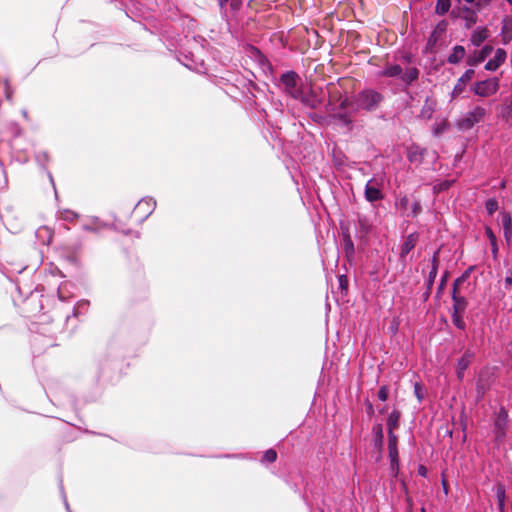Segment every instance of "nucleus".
Instances as JSON below:
<instances>
[{"label": "nucleus", "instance_id": "obj_17", "mask_svg": "<svg viewBox=\"0 0 512 512\" xmlns=\"http://www.w3.org/2000/svg\"><path fill=\"white\" fill-rule=\"evenodd\" d=\"M419 71L416 68H409L402 76L406 83H411L418 78Z\"/></svg>", "mask_w": 512, "mask_h": 512}, {"label": "nucleus", "instance_id": "obj_9", "mask_svg": "<svg viewBox=\"0 0 512 512\" xmlns=\"http://www.w3.org/2000/svg\"><path fill=\"white\" fill-rule=\"evenodd\" d=\"M492 52L491 46H485L481 51L470 55L467 59V64L470 66H475L478 63L483 62Z\"/></svg>", "mask_w": 512, "mask_h": 512}, {"label": "nucleus", "instance_id": "obj_13", "mask_svg": "<svg viewBox=\"0 0 512 512\" xmlns=\"http://www.w3.org/2000/svg\"><path fill=\"white\" fill-rule=\"evenodd\" d=\"M472 360V355L470 353L464 354L458 362V376L461 378L463 376L464 371L469 366Z\"/></svg>", "mask_w": 512, "mask_h": 512}, {"label": "nucleus", "instance_id": "obj_1", "mask_svg": "<svg viewBox=\"0 0 512 512\" xmlns=\"http://www.w3.org/2000/svg\"><path fill=\"white\" fill-rule=\"evenodd\" d=\"M381 101V96L375 91L366 90L361 92L355 104H351L348 99H344L341 102L342 108H350L352 112L363 109V110H372L374 109L379 102Z\"/></svg>", "mask_w": 512, "mask_h": 512}, {"label": "nucleus", "instance_id": "obj_44", "mask_svg": "<svg viewBox=\"0 0 512 512\" xmlns=\"http://www.w3.org/2000/svg\"><path fill=\"white\" fill-rule=\"evenodd\" d=\"M507 2H509L510 4H512V0H507Z\"/></svg>", "mask_w": 512, "mask_h": 512}, {"label": "nucleus", "instance_id": "obj_8", "mask_svg": "<svg viewBox=\"0 0 512 512\" xmlns=\"http://www.w3.org/2000/svg\"><path fill=\"white\" fill-rule=\"evenodd\" d=\"M505 59H506V52L503 49H497L493 59L489 60L486 63L485 69L488 70V71H494L501 64L504 63Z\"/></svg>", "mask_w": 512, "mask_h": 512}, {"label": "nucleus", "instance_id": "obj_34", "mask_svg": "<svg viewBox=\"0 0 512 512\" xmlns=\"http://www.w3.org/2000/svg\"><path fill=\"white\" fill-rule=\"evenodd\" d=\"M503 33H504V39H505V41H507V40L511 39L512 35H511V34L509 33V31H508V25H507V24H506V25H504V27H503Z\"/></svg>", "mask_w": 512, "mask_h": 512}, {"label": "nucleus", "instance_id": "obj_38", "mask_svg": "<svg viewBox=\"0 0 512 512\" xmlns=\"http://www.w3.org/2000/svg\"><path fill=\"white\" fill-rule=\"evenodd\" d=\"M505 282H506V284L510 285L512 283V277L511 276L506 277Z\"/></svg>", "mask_w": 512, "mask_h": 512}, {"label": "nucleus", "instance_id": "obj_21", "mask_svg": "<svg viewBox=\"0 0 512 512\" xmlns=\"http://www.w3.org/2000/svg\"><path fill=\"white\" fill-rule=\"evenodd\" d=\"M421 156L420 149L418 147H411L408 151V159L411 162L418 161Z\"/></svg>", "mask_w": 512, "mask_h": 512}, {"label": "nucleus", "instance_id": "obj_12", "mask_svg": "<svg viewBox=\"0 0 512 512\" xmlns=\"http://www.w3.org/2000/svg\"><path fill=\"white\" fill-rule=\"evenodd\" d=\"M465 55V49L463 46H455L452 53L448 57V62L456 64L460 62Z\"/></svg>", "mask_w": 512, "mask_h": 512}, {"label": "nucleus", "instance_id": "obj_29", "mask_svg": "<svg viewBox=\"0 0 512 512\" xmlns=\"http://www.w3.org/2000/svg\"><path fill=\"white\" fill-rule=\"evenodd\" d=\"M447 129V123L445 121H442L441 123H439L435 129H434V134L435 135H440L441 133H443L445 130Z\"/></svg>", "mask_w": 512, "mask_h": 512}, {"label": "nucleus", "instance_id": "obj_3", "mask_svg": "<svg viewBox=\"0 0 512 512\" xmlns=\"http://www.w3.org/2000/svg\"><path fill=\"white\" fill-rule=\"evenodd\" d=\"M498 89L499 81L497 78L478 81L471 86V91L479 97H490L496 94Z\"/></svg>", "mask_w": 512, "mask_h": 512}, {"label": "nucleus", "instance_id": "obj_7", "mask_svg": "<svg viewBox=\"0 0 512 512\" xmlns=\"http://www.w3.org/2000/svg\"><path fill=\"white\" fill-rule=\"evenodd\" d=\"M389 458L391 460V466L394 469L398 465V451H397V437L393 432L389 433L388 442Z\"/></svg>", "mask_w": 512, "mask_h": 512}, {"label": "nucleus", "instance_id": "obj_4", "mask_svg": "<svg viewBox=\"0 0 512 512\" xmlns=\"http://www.w3.org/2000/svg\"><path fill=\"white\" fill-rule=\"evenodd\" d=\"M486 114L483 107L476 106L459 122L461 129L467 130L473 127L476 123L480 122Z\"/></svg>", "mask_w": 512, "mask_h": 512}, {"label": "nucleus", "instance_id": "obj_39", "mask_svg": "<svg viewBox=\"0 0 512 512\" xmlns=\"http://www.w3.org/2000/svg\"><path fill=\"white\" fill-rule=\"evenodd\" d=\"M419 473L424 476L426 474V469L424 467H420Z\"/></svg>", "mask_w": 512, "mask_h": 512}, {"label": "nucleus", "instance_id": "obj_28", "mask_svg": "<svg viewBox=\"0 0 512 512\" xmlns=\"http://www.w3.org/2000/svg\"><path fill=\"white\" fill-rule=\"evenodd\" d=\"M345 251L347 254H352L354 251V245L349 236L345 239Z\"/></svg>", "mask_w": 512, "mask_h": 512}, {"label": "nucleus", "instance_id": "obj_16", "mask_svg": "<svg viewBox=\"0 0 512 512\" xmlns=\"http://www.w3.org/2000/svg\"><path fill=\"white\" fill-rule=\"evenodd\" d=\"M399 418H400V414H399V412H396V411L392 412L389 415L388 420H387L389 433L392 432L393 429H395L398 426Z\"/></svg>", "mask_w": 512, "mask_h": 512}, {"label": "nucleus", "instance_id": "obj_41", "mask_svg": "<svg viewBox=\"0 0 512 512\" xmlns=\"http://www.w3.org/2000/svg\"><path fill=\"white\" fill-rule=\"evenodd\" d=\"M467 3H473L475 0H465Z\"/></svg>", "mask_w": 512, "mask_h": 512}, {"label": "nucleus", "instance_id": "obj_5", "mask_svg": "<svg viewBox=\"0 0 512 512\" xmlns=\"http://www.w3.org/2000/svg\"><path fill=\"white\" fill-rule=\"evenodd\" d=\"M365 198L369 202L381 200L383 193L381 191V183L377 179H371L365 187Z\"/></svg>", "mask_w": 512, "mask_h": 512}, {"label": "nucleus", "instance_id": "obj_10", "mask_svg": "<svg viewBox=\"0 0 512 512\" xmlns=\"http://www.w3.org/2000/svg\"><path fill=\"white\" fill-rule=\"evenodd\" d=\"M507 413L505 411H500L495 421V432L497 438L502 437L504 435L505 426L507 423Z\"/></svg>", "mask_w": 512, "mask_h": 512}, {"label": "nucleus", "instance_id": "obj_11", "mask_svg": "<svg viewBox=\"0 0 512 512\" xmlns=\"http://www.w3.org/2000/svg\"><path fill=\"white\" fill-rule=\"evenodd\" d=\"M372 229V223L366 217H359L358 232L361 237L367 236Z\"/></svg>", "mask_w": 512, "mask_h": 512}, {"label": "nucleus", "instance_id": "obj_26", "mask_svg": "<svg viewBox=\"0 0 512 512\" xmlns=\"http://www.w3.org/2000/svg\"><path fill=\"white\" fill-rule=\"evenodd\" d=\"M388 388L387 386H382L379 391H378V398L381 400V401H386L387 398H388Z\"/></svg>", "mask_w": 512, "mask_h": 512}, {"label": "nucleus", "instance_id": "obj_42", "mask_svg": "<svg viewBox=\"0 0 512 512\" xmlns=\"http://www.w3.org/2000/svg\"><path fill=\"white\" fill-rule=\"evenodd\" d=\"M342 280H345L344 279V276H340V283L342 284Z\"/></svg>", "mask_w": 512, "mask_h": 512}, {"label": "nucleus", "instance_id": "obj_37", "mask_svg": "<svg viewBox=\"0 0 512 512\" xmlns=\"http://www.w3.org/2000/svg\"><path fill=\"white\" fill-rule=\"evenodd\" d=\"M448 186H449L448 183L441 184L440 187H439V190L446 189V188H448Z\"/></svg>", "mask_w": 512, "mask_h": 512}, {"label": "nucleus", "instance_id": "obj_15", "mask_svg": "<svg viewBox=\"0 0 512 512\" xmlns=\"http://www.w3.org/2000/svg\"><path fill=\"white\" fill-rule=\"evenodd\" d=\"M487 36V31L485 29L476 30L471 36V42L475 46H479L487 38Z\"/></svg>", "mask_w": 512, "mask_h": 512}, {"label": "nucleus", "instance_id": "obj_31", "mask_svg": "<svg viewBox=\"0 0 512 512\" xmlns=\"http://www.w3.org/2000/svg\"><path fill=\"white\" fill-rule=\"evenodd\" d=\"M421 208H420V204L418 202H414L412 205H411V213L408 214V216H416L418 215V213L420 212Z\"/></svg>", "mask_w": 512, "mask_h": 512}, {"label": "nucleus", "instance_id": "obj_20", "mask_svg": "<svg viewBox=\"0 0 512 512\" xmlns=\"http://www.w3.org/2000/svg\"><path fill=\"white\" fill-rule=\"evenodd\" d=\"M455 308H456V312H455V314L453 316V322H454V324L458 328L463 329L464 328V321H463L462 317L458 314V309L462 310L463 306L461 304L457 303Z\"/></svg>", "mask_w": 512, "mask_h": 512}, {"label": "nucleus", "instance_id": "obj_30", "mask_svg": "<svg viewBox=\"0 0 512 512\" xmlns=\"http://www.w3.org/2000/svg\"><path fill=\"white\" fill-rule=\"evenodd\" d=\"M399 209L403 210V211H407L408 210V206H409V200L407 197H403L399 200V202L397 203Z\"/></svg>", "mask_w": 512, "mask_h": 512}, {"label": "nucleus", "instance_id": "obj_27", "mask_svg": "<svg viewBox=\"0 0 512 512\" xmlns=\"http://www.w3.org/2000/svg\"><path fill=\"white\" fill-rule=\"evenodd\" d=\"M277 458V454L274 450H268L265 452L264 454V460L268 461V462H274Z\"/></svg>", "mask_w": 512, "mask_h": 512}, {"label": "nucleus", "instance_id": "obj_14", "mask_svg": "<svg viewBox=\"0 0 512 512\" xmlns=\"http://www.w3.org/2000/svg\"><path fill=\"white\" fill-rule=\"evenodd\" d=\"M415 244L416 237L414 235H409L402 245L401 257H405L415 247Z\"/></svg>", "mask_w": 512, "mask_h": 512}, {"label": "nucleus", "instance_id": "obj_6", "mask_svg": "<svg viewBox=\"0 0 512 512\" xmlns=\"http://www.w3.org/2000/svg\"><path fill=\"white\" fill-rule=\"evenodd\" d=\"M473 76L474 70L469 69L458 79L452 90V98L458 97L465 90L466 84L473 78Z\"/></svg>", "mask_w": 512, "mask_h": 512}, {"label": "nucleus", "instance_id": "obj_19", "mask_svg": "<svg viewBox=\"0 0 512 512\" xmlns=\"http://www.w3.org/2000/svg\"><path fill=\"white\" fill-rule=\"evenodd\" d=\"M402 73V69L399 65H393L383 71L384 76L394 77L399 76Z\"/></svg>", "mask_w": 512, "mask_h": 512}, {"label": "nucleus", "instance_id": "obj_32", "mask_svg": "<svg viewBox=\"0 0 512 512\" xmlns=\"http://www.w3.org/2000/svg\"><path fill=\"white\" fill-rule=\"evenodd\" d=\"M512 237V227L511 228H504V238L507 242L511 240Z\"/></svg>", "mask_w": 512, "mask_h": 512}, {"label": "nucleus", "instance_id": "obj_36", "mask_svg": "<svg viewBox=\"0 0 512 512\" xmlns=\"http://www.w3.org/2000/svg\"><path fill=\"white\" fill-rule=\"evenodd\" d=\"M378 438H379V441L381 442L382 438H383V433H382V428L381 427L378 428Z\"/></svg>", "mask_w": 512, "mask_h": 512}, {"label": "nucleus", "instance_id": "obj_43", "mask_svg": "<svg viewBox=\"0 0 512 512\" xmlns=\"http://www.w3.org/2000/svg\"><path fill=\"white\" fill-rule=\"evenodd\" d=\"M369 411H370V413H373L372 406H369Z\"/></svg>", "mask_w": 512, "mask_h": 512}, {"label": "nucleus", "instance_id": "obj_33", "mask_svg": "<svg viewBox=\"0 0 512 512\" xmlns=\"http://www.w3.org/2000/svg\"><path fill=\"white\" fill-rule=\"evenodd\" d=\"M486 235L489 238L490 243L496 241V236L490 228H486Z\"/></svg>", "mask_w": 512, "mask_h": 512}, {"label": "nucleus", "instance_id": "obj_40", "mask_svg": "<svg viewBox=\"0 0 512 512\" xmlns=\"http://www.w3.org/2000/svg\"><path fill=\"white\" fill-rule=\"evenodd\" d=\"M228 0H218V3L221 7H223Z\"/></svg>", "mask_w": 512, "mask_h": 512}, {"label": "nucleus", "instance_id": "obj_25", "mask_svg": "<svg viewBox=\"0 0 512 512\" xmlns=\"http://www.w3.org/2000/svg\"><path fill=\"white\" fill-rule=\"evenodd\" d=\"M486 209L490 215L493 214L498 209L497 201L493 199L487 201Z\"/></svg>", "mask_w": 512, "mask_h": 512}, {"label": "nucleus", "instance_id": "obj_35", "mask_svg": "<svg viewBox=\"0 0 512 512\" xmlns=\"http://www.w3.org/2000/svg\"><path fill=\"white\" fill-rule=\"evenodd\" d=\"M491 247H492V254L494 257L497 256V253H498V245H497V241H494V242H491Z\"/></svg>", "mask_w": 512, "mask_h": 512}, {"label": "nucleus", "instance_id": "obj_23", "mask_svg": "<svg viewBox=\"0 0 512 512\" xmlns=\"http://www.w3.org/2000/svg\"><path fill=\"white\" fill-rule=\"evenodd\" d=\"M414 393L419 402H421L424 399V389L418 382L414 384Z\"/></svg>", "mask_w": 512, "mask_h": 512}, {"label": "nucleus", "instance_id": "obj_22", "mask_svg": "<svg viewBox=\"0 0 512 512\" xmlns=\"http://www.w3.org/2000/svg\"><path fill=\"white\" fill-rule=\"evenodd\" d=\"M496 495L498 499L499 507L502 509L505 500V489L502 485L497 486Z\"/></svg>", "mask_w": 512, "mask_h": 512}, {"label": "nucleus", "instance_id": "obj_24", "mask_svg": "<svg viewBox=\"0 0 512 512\" xmlns=\"http://www.w3.org/2000/svg\"><path fill=\"white\" fill-rule=\"evenodd\" d=\"M501 222L504 228H511L512 227V219L511 216L508 213H501Z\"/></svg>", "mask_w": 512, "mask_h": 512}, {"label": "nucleus", "instance_id": "obj_18", "mask_svg": "<svg viewBox=\"0 0 512 512\" xmlns=\"http://www.w3.org/2000/svg\"><path fill=\"white\" fill-rule=\"evenodd\" d=\"M450 8V0H438L436 5V12L438 14H445Z\"/></svg>", "mask_w": 512, "mask_h": 512}, {"label": "nucleus", "instance_id": "obj_2", "mask_svg": "<svg viewBox=\"0 0 512 512\" xmlns=\"http://www.w3.org/2000/svg\"><path fill=\"white\" fill-rule=\"evenodd\" d=\"M281 82L284 86V89L287 93H289L294 98H301L306 104L311 107H316L320 104V99H306L302 97V92L298 86V77L294 72H288L281 77Z\"/></svg>", "mask_w": 512, "mask_h": 512}]
</instances>
